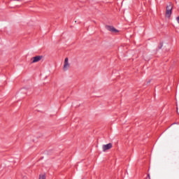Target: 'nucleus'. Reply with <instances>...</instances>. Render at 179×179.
Returning <instances> with one entry per match:
<instances>
[{
    "label": "nucleus",
    "mask_w": 179,
    "mask_h": 179,
    "mask_svg": "<svg viewBox=\"0 0 179 179\" xmlns=\"http://www.w3.org/2000/svg\"><path fill=\"white\" fill-rule=\"evenodd\" d=\"M172 10H173V3H169L167 4L166 8V13H165L166 17L169 18L171 16Z\"/></svg>",
    "instance_id": "f257e3e1"
},
{
    "label": "nucleus",
    "mask_w": 179,
    "mask_h": 179,
    "mask_svg": "<svg viewBox=\"0 0 179 179\" xmlns=\"http://www.w3.org/2000/svg\"><path fill=\"white\" fill-rule=\"evenodd\" d=\"M71 68V63L69 62V59L66 57L64 59V65H63V71L66 72Z\"/></svg>",
    "instance_id": "f03ea898"
},
{
    "label": "nucleus",
    "mask_w": 179,
    "mask_h": 179,
    "mask_svg": "<svg viewBox=\"0 0 179 179\" xmlns=\"http://www.w3.org/2000/svg\"><path fill=\"white\" fill-rule=\"evenodd\" d=\"M111 148H113V143H109L108 144L102 145V150L103 152H106V150H110Z\"/></svg>",
    "instance_id": "7ed1b4c3"
},
{
    "label": "nucleus",
    "mask_w": 179,
    "mask_h": 179,
    "mask_svg": "<svg viewBox=\"0 0 179 179\" xmlns=\"http://www.w3.org/2000/svg\"><path fill=\"white\" fill-rule=\"evenodd\" d=\"M106 27L107 30L112 31V33H118V30L116 29L114 27L107 25Z\"/></svg>",
    "instance_id": "20e7f679"
},
{
    "label": "nucleus",
    "mask_w": 179,
    "mask_h": 179,
    "mask_svg": "<svg viewBox=\"0 0 179 179\" xmlns=\"http://www.w3.org/2000/svg\"><path fill=\"white\" fill-rule=\"evenodd\" d=\"M43 59V56H36L32 57V63L35 64L36 62H38V61H41Z\"/></svg>",
    "instance_id": "39448f33"
},
{
    "label": "nucleus",
    "mask_w": 179,
    "mask_h": 179,
    "mask_svg": "<svg viewBox=\"0 0 179 179\" xmlns=\"http://www.w3.org/2000/svg\"><path fill=\"white\" fill-rule=\"evenodd\" d=\"M38 179H45V173L40 174Z\"/></svg>",
    "instance_id": "423d86ee"
},
{
    "label": "nucleus",
    "mask_w": 179,
    "mask_h": 179,
    "mask_svg": "<svg viewBox=\"0 0 179 179\" xmlns=\"http://www.w3.org/2000/svg\"><path fill=\"white\" fill-rule=\"evenodd\" d=\"M178 23L179 24V16L176 18Z\"/></svg>",
    "instance_id": "0eeeda50"
},
{
    "label": "nucleus",
    "mask_w": 179,
    "mask_h": 179,
    "mask_svg": "<svg viewBox=\"0 0 179 179\" xmlns=\"http://www.w3.org/2000/svg\"><path fill=\"white\" fill-rule=\"evenodd\" d=\"M148 176L149 179H150V175H148Z\"/></svg>",
    "instance_id": "6e6552de"
},
{
    "label": "nucleus",
    "mask_w": 179,
    "mask_h": 179,
    "mask_svg": "<svg viewBox=\"0 0 179 179\" xmlns=\"http://www.w3.org/2000/svg\"><path fill=\"white\" fill-rule=\"evenodd\" d=\"M162 47H163V43H161Z\"/></svg>",
    "instance_id": "1a4fd4ad"
},
{
    "label": "nucleus",
    "mask_w": 179,
    "mask_h": 179,
    "mask_svg": "<svg viewBox=\"0 0 179 179\" xmlns=\"http://www.w3.org/2000/svg\"><path fill=\"white\" fill-rule=\"evenodd\" d=\"M13 1H19V0H13Z\"/></svg>",
    "instance_id": "9d476101"
}]
</instances>
